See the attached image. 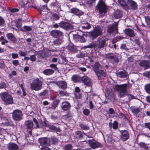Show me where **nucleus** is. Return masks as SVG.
<instances>
[{
  "instance_id": "f257e3e1",
  "label": "nucleus",
  "mask_w": 150,
  "mask_h": 150,
  "mask_svg": "<svg viewBox=\"0 0 150 150\" xmlns=\"http://www.w3.org/2000/svg\"><path fill=\"white\" fill-rule=\"evenodd\" d=\"M127 87V84H117L114 86V89L117 91L119 96L120 98H122L126 95Z\"/></svg>"
},
{
  "instance_id": "f03ea898",
  "label": "nucleus",
  "mask_w": 150,
  "mask_h": 150,
  "mask_svg": "<svg viewBox=\"0 0 150 150\" xmlns=\"http://www.w3.org/2000/svg\"><path fill=\"white\" fill-rule=\"evenodd\" d=\"M43 81L38 78L33 81L30 84V88L31 90L38 91L42 88Z\"/></svg>"
},
{
  "instance_id": "7ed1b4c3",
  "label": "nucleus",
  "mask_w": 150,
  "mask_h": 150,
  "mask_svg": "<svg viewBox=\"0 0 150 150\" xmlns=\"http://www.w3.org/2000/svg\"><path fill=\"white\" fill-rule=\"evenodd\" d=\"M2 100L6 105L12 104L13 103V99L12 96L7 92L0 93Z\"/></svg>"
},
{
  "instance_id": "20e7f679",
  "label": "nucleus",
  "mask_w": 150,
  "mask_h": 150,
  "mask_svg": "<svg viewBox=\"0 0 150 150\" xmlns=\"http://www.w3.org/2000/svg\"><path fill=\"white\" fill-rule=\"evenodd\" d=\"M102 28L100 27L96 28L93 31L89 33V36L94 39L102 34Z\"/></svg>"
},
{
  "instance_id": "39448f33",
  "label": "nucleus",
  "mask_w": 150,
  "mask_h": 150,
  "mask_svg": "<svg viewBox=\"0 0 150 150\" xmlns=\"http://www.w3.org/2000/svg\"><path fill=\"white\" fill-rule=\"evenodd\" d=\"M96 9L99 11L100 13L106 12V6L103 0H99L96 6Z\"/></svg>"
},
{
  "instance_id": "423d86ee",
  "label": "nucleus",
  "mask_w": 150,
  "mask_h": 150,
  "mask_svg": "<svg viewBox=\"0 0 150 150\" xmlns=\"http://www.w3.org/2000/svg\"><path fill=\"white\" fill-rule=\"evenodd\" d=\"M23 113L20 110H14L12 112V117L16 121H19L22 119Z\"/></svg>"
},
{
  "instance_id": "0eeeda50",
  "label": "nucleus",
  "mask_w": 150,
  "mask_h": 150,
  "mask_svg": "<svg viewBox=\"0 0 150 150\" xmlns=\"http://www.w3.org/2000/svg\"><path fill=\"white\" fill-rule=\"evenodd\" d=\"M117 23H116L115 24H112L110 25L107 29L108 33L110 34L117 33Z\"/></svg>"
},
{
  "instance_id": "6e6552de",
  "label": "nucleus",
  "mask_w": 150,
  "mask_h": 150,
  "mask_svg": "<svg viewBox=\"0 0 150 150\" xmlns=\"http://www.w3.org/2000/svg\"><path fill=\"white\" fill-rule=\"evenodd\" d=\"M120 132L121 134V135L120 136V138L122 140L125 141L129 139V134L127 130H120Z\"/></svg>"
},
{
  "instance_id": "1a4fd4ad",
  "label": "nucleus",
  "mask_w": 150,
  "mask_h": 150,
  "mask_svg": "<svg viewBox=\"0 0 150 150\" xmlns=\"http://www.w3.org/2000/svg\"><path fill=\"white\" fill-rule=\"evenodd\" d=\"M88 143L91 147L93 149H96L102 146L101 144L96 142L95 140H88Z\"/></svg>"
},
{
  "instance_id": "9d476101",
  "label": "nucleus",
  "mask_w": 150,
  "mask_h": 150,
  "mask_svg": "<svg viewBox=\"0 0 150 150\" xmlns=\"http://www.w3.org/2000/svg\"><path fill=\"white\" fill-rule=\"evenodd\" d=\"M38 141L41 146H49L50 145V140L48 138H42L39 139Z\"/></svg>"
},
{
  "instance_id": "9b49d317",
  "label": "nucleus",
  "mask_w": 150,
  "mask_h": 150,
  "mask_svg": "<svg viewBox=\"0 0 150 150\" xmlns=\"http://www.w3.org/2000/svg\"><path fill=\"white\" fill-rule=\"evenodd\" d=\"M101 38L100 37L98 38L96 43L95 44H98L97 46L98 48L101 49L104 47L106 45V40L105 39L101 40Z\"/></svg>"
},
{
  "instance_id": "f8f14e48",
  "label": "nucleus",
  "mask_w": 150,
  "mask_h": 150,
  "mask_svg": "<svg viewBox=\"0 0 150 150\" xmlns=\"http://www.w3.org/2000/svg\"><path fill=\"white\" fill-rule=\"evenodd\" d=\"M59 24L60 27L67 30L71 29L72 27V26L71 24L64 21H61L59 23Z\"/></svg>"
},
{
  "instance_id": "ddd939ff",
  "label": "nucleus",
  "mask_w": 150,
  "mask_h": 150,
  "mask_svg": "<svg viewBox=\"0 0 150 150\" xmlns=\"http://www.w3.org/2000/svg\"><path fill=\"white\" fill-rule=\"evenodd\" d=\"M50 34L53 37L57 38H59V37L62 36L63 35V33L62 31L57 30L51 31Z\"/></svg>"
},
{
  "instance_id": "4468645a",
  "label": "nucleus",
  "mask_w": 150,
  "mask_h": 150,
  "mask_svg": "<svg viewBox=\"0 0 150 150\" xmlns=\"http://www.w3.org/2000/svg\"><path fill=\"white\" fill-rule=\"evenodd\" d=\"M105 56L108 59L113 60L115 63H117L119 61L118 57L113 54L108 53L106 54Z\"/></svg>"
},
{
  "instance_id": "2eb2a0df",
  "label": "nucleus",
  "mask_w": 150,
  "mask_h": 150,
  "mask_svg": "<svg viewBox=\"0 0 150 150\" xmlns=\"http://www.w3.org/2000/svg\"><path fill=\"white\" fill-rule=\"evenodd\" d=\"M70 103L67 101L64 102L62 103L61 108L64 111L69 110L71 108Z\"/></svg>"
},
{
  "instance_id": "dca6fc26",
  "label": "nucleus",
  "mask_w": 150,
  "mask_h": 150,
  "mask_svg": "<svg viewBox=\"0 0 150 150\" xmlns=\"http://www.w3.org/2000/svg\"><path fill=\"white\" fill-rule=\"evenodd\" d=\"M139 65L145 69L150 68V62L147 60H142L140 62Z\"/></svg>"
},
{
  "instance_id": "f3484780",
  "label": "nucleus",
  "mask_w": 150,
  "mask_h": 150,
  "mask_svg": "<svg viewBox=\"0 0 150 150\" xmlns=\"http://www.w3.org/2000/svg\"><path fill=\"white\" fill-rule=\"evenodd\" d=\"M56 84L59 88L62 89H66L67 88V84L66 82L63 81H57Z\"/></svg>"
},
{
  "instance_id": "a211bd4d",
  "label": "nucleus",
  "mask_w": 150,
  "mask_h": 150,
  "mask_svg": "<svg viewBox=\"0 0 150 150\" xmlns=\"http://www.w3.org/2000/svg\"><path fill=\"white\" fill-rule=\"evenodd\" d=\"M98 79L99 80L102 79V77H105L106 74L105 71L103 70L100 69L95 72Z\"/></svg>"
},
{
  "instance_id": "6ab92c4d",
  "label": "nucleus",
  "mask_w": 150,
  "mask_h": 150,
  "mask_svg": "<svg viewBox=\"0 0 150 150\" xmlns=\"http://www.w3.org/2000/svg\"><path fill=\"white\" fill-rule=\"evenodd\" d=\"M81 80L87 86H90L91 85V82L90 79L86 76H84L81 77Z\"/></svg>"
},
{
  "instance_id": "aec40b11",
  "label": "nucleus",
  "mask_w": 150,
  "mask_h": 150,
  "mask_svg": "<svg viewBox=\"0 0 150 150\" xmlns=\"http://www.w3.org/2000/svg\"><path fill=\"white\" fill-rule=\"evenodd\" d=\"M125 33L130 37H133L135 35L134 31L129 28L126 29L124 31Z\"/></svg>"
},
{
  "instance_id": "412c9836",
  "label": "nucleus",
  "mask_w": 150,
  "mask_h": 150,
  "mask_svg": "<svg viewBox=\"0 0 150 150\" xmlns=\"http://www.w3.org/2000/svg\"><path fill=\"white\" fill-rule=\"evenodd\" d=\"M7 39L10 41L16 43L17 39L14 35L12 33H8L6 35Z\"/></svg>"
},
{
  "instance_id": "4be33fe9",
  "label": "nucleus",
  "mask_w": 150,
  "mask_h": 150,
  "mask_svg": "<svg viewBox=\"0 0 150 150\" xmlns=\"http://www.w3.org/2000/svg\"><path fill=\"white\" fill-rule=\"evenodd\" d=\"M25 127L28 130H31L33 127V124L32 121H28L25 122Z\"/></svg>"
},
{
  "instance_id": "5701e85b",
  "label": "nucleus",
  "mask_w": 150,
  "mask_h": 150,
  "mask_svg": "<svg viewBox=\"0 0 150 150\" xmlns=\"http://www.w3.org/2000/svg\"><path fill=\"white\" fill-rule=\"evenodd\" d=\"M67 48L69 50L73 52H76L78 51L76 47L71 43L69 44L67 47Z\"/></svg>"
},
{
  "instance_id": "b1692460",
  "label": "nucleus",
  "mask_w": 150,
  "mask_h": 150,
  "mask_svg": "<svg viewBox=\"0 0 150 150\" xmlns=\"http://www.w3.org/2000/svg\"><path fill=\"white\" fill-rule=\"evenodd\" d=\"M7 147L9 150H18V147L15 143H9L7 145Z\"/></svg>"
},
{
  "instance_id": "393cba45",
  "label": "nucleus",
  "mask_w": 150,
  "mask_h": 150,
  "mask_svg": "<svg viewBox=\"0 0 150 150\" xmlns=\"http://www.w3.org/2000/svg\"><path fill=\"white\" fill-rule=\"evenodd\" d=\"M128 5L131 7L133 10H135L137 8V4L134 1L132 0H129L127 1Z\"/></svg>"
},
{
  "instance_id": "a878e982",
  "label": "nucleus",
  "mask_w": 150,
  "mask_h": 150,
  "mask_svg": "<svg viewBox=\"0 0 150 150\" xmlns=\"http://www.w3.org/2000/svg\"><path fill=\"white\" fill-rule=\"evenodd\" d=\"M71 12L72 13L79 16H81L83 14L82 11L75 8L71 9Z\"/></svg>"
},
{
  "instance_id": "bb28decb",
  "label": "nucleus",
  "mask_w": 150,
  "mask_h": 150,
  "mask_svg": "<svg viewBox=\"0 0 150 150\" xmlns=\"http://www.w3.org/2000/svg\"><path fill=\"white\" fill-rule=\"evenodd\" d=\"M122 16V12L118 10L115 11L113 14L114 17L116 19L121 18Z\"/></svg>"
},
{
  "instance_id": "cd10ccee",
  "label": "nucleus",
  "mask_w": 150,
  "mask_h": 150,
  "mask_svg": "<svg viewBox=\"0 0 150 150\" xmlns=\"http://www.w3.org/2000/svg\"><path fill=\"white\" fill-rule=\"evenodd\" d=\"M101 67L98 62H96L92 66V68L95 72L100 69V68Z\"/></svg>"
},
{
  "instance_id": "c85d7f7f",
  "label": "nucleus",
  "mask_w": 150,
  "mask_h": 150,
  "mask_svg": "<svg viewBox=\"0 0 150 150\" xmlns=\"http://www.w3.org/2000/svg\"><path fill=\"white\" fill-rule=\"evenodd\" d=\"M63 40L62 38H58L54 40L53 42V45L59 46L63 42Z\"/></svg>"
},
{
  "instance_id": "c756f323",
  "label": "nucleus",
  "mask_w": 150,
  "mask_h": 150,
  "mask_svg": "<svg viewBox=\"0 0 150 150\" xmlns=\"http://www.w3.org/2000/svg\"><path fill=\"white\" fill-rule=\"evenodd\" d=\"M127 73L124 70L119 71L117 74L118 76L121 78H126L127 76Z\"/></svg>"
},
{
  "instance_id": "7c9ffc66",
  "label": "nucleus",
  "mask_w": 150,
  "mask_h": 150,
  "mask_svg": "<svg viewBox=\"0 0 150 150\" xmlns=\"http://www.w3.org/2000/svg\"><path fill=\"white\" fill-rule=\"evenodd\" d=\"M54 71V70L52 69H48L44 70L43 71V73L47 75H50L53 74Z\"/></svg>"
},
{
  "instance_id": "2f4dec72",
  "label": "nucleus",
  "mask_w": 150,
  "mask_h": 150,
  "mask_svg": "<svg viewBox=\"0 0 150 150\" xmlns=\"http://www.w3.org/2000/svg\"><path fill=\"white\" fill-rule=\"evenodd\" d=\"M81 79V77L78 75H73L72 77V80L75 82H77L80 81Z\"/></svg>"
},
{
  "instance_id": "473e14b6",
  "label": "nucleus",
  "mask_w": 150,
  "mask_h": 150,
  "mask_svg": "<svg viewBox=\"0 0 150 150\" xmlns=\"http://www.w3.org/2000/svg\"><path fill=\"white\" fill-rule=\"evenodd\" d=\"M74 38L77 39L81 42H86V40L83 36H80L78 35H75L74 36Z\"/></svg>"
},
{
  "instance_id": "72a5a7b5",
  "label": "nucleus",
  "mask_w": 150,
  "mask_h": 150,
  "mask_svg": "<svg viewBox=\"0 0 150 150\" xmlns=\"http://www.w3.org/2000/svg\"><path fill=\"white\" fill-rule=\"evenodd\" d=\"M149 145V144H147L143 142H141L139 144L140 147L144 149L145 150H148V148L149 147V146H148Z\"/></svg>"
},
{
  "instance_id": "f704fd0d",
  "label": "nucleus",
  "mask_w": 150,
  "mask_h": 150,
  "mask_svg": "<svg viewBox=\"0 0 150 150\" xmlns=\"http://www.w3.org/2000/svg\"><path fill=\"white\" fill-rule=\"evenodd\" d=\"M76 138H81L83 137V135H85V133H83L80 131H78L75 133Z\"/></svg>"
},
{
  "instance_id": "c9c22d12",
  "label": "nucleus",
  "mask_w": 150,
  "mask_h": 150,
  "mask_svg": "<svg viewBox=\"0 0 150 150\" xmlns=\"http://www.w3.org/2000/svg\"><path fill=\"white\" fill-rule=\"evenodd\" d=\"M97 45L98 44H95L94 42H93L91 43V44L89 45L83 47L84 49H85L87 48H95L97 47Z\"/></svg>"
},
{
  "instance_id": "e433bc0d",
  "label": "nucleus",
  "mask_w": 150,
  "mask_h": 150,
  "mask_svg": "<svg viewBox=\"0 0 150 150\" xmlns=\"http://www.w3.org/2000/svg\"><path fill=\"white\" fill-rule=\"evenodd\" d=\"M47 127H48L50 129L55 130L57 132H59L61 131V130L60 128L58 127H56L54 126L48 125Z\"/></svg>"
},
{
  "instance_id": "4c0bfd02",
  "label": "nucleus",
  "mask_w": 150,
  "mask_h": 150,
  "mask_svg": "<svg viewBox=\"0 0 150 150\" xmlns=\"http://www.w3.org/2000/svg\"><path fill=\"white\" fill-rule=\"evenodd\" d=\"M118 1L123 8L125 9L127 8V5L124 1L123 0H118Z\"/></svg>"
},
{
  "instance_id": "58836bf2",
  "label": "nucleus",
  "mask_w": 150,
  "mask_h": 150,
  "mask_svg": "<svg viewBox=\"0 0 150 150\" xmlns=\"http://www.w3.org/2000/svg\"><path fill=\"white\" fill-rule=\"evenodd\" d=\"M21 18H19L16 20L15 21V25L18 28H21V26L22 23L21 22Z\"/></svg>"
},
{
  "instance_id": "ea45409f",
  "label": "nucleus",
  "mask_w": 150,
  "mask_h": 150,
  "mask_svg": "<svg viewBox=\"0 0 150 150\" xmlns=\"http://www.w3.org/2000/svg\"><path fill=\"white\" fill-rule=\"evenodd\" d=\"M81 27L83 29L88 30L90 29L91 26L89 23L87 22L84 23Z\"/></svg>"
},
{
  "instance_id": "a19ab883",
  "label": "nucleus",
  "mask_w": 150,
  "mask_h": 150,
  "mask_svg": "<svg viewBox=\"0 0 150 150\" xmlns=\"http://www.w3.org/2000/svg\"><path fill=\"white\" fill-rule=\"evenodd\" d=\"M144 89L146 92L150 95V84L148 83L144 86Z\"/></svg>"
},
{
  "instance_id": "79ce46f5",
  "label": "nucleus",
  "mask_w": 150,
  "mask_h": 150,
  "mask_svg": "<svg viewBox=\"0 0 150 150\" xmlns=\"http://www.w3.org/2000/svg\"><path fill=\"white\" fill-rule=\"evenodd\" d=\"M132 111L134 115H136L139 112L140 110L139 108H133L132 109Z\"/></svg>"
},
{
  "instance_id": "37998d69",
  "label": "nucleus",
  "mask_w": 150,
  "mask_h": 150,
  "mask_svg": "<svg viewBox=\"0 0 150 150\" xmlns=\"http://www.w3.org/2000/svg\"><path fill=\"white\" fill-rule=\"evenodd\" d=\"M60 100H56L54 101L52 104V107L53 108H55L57 106L59 103Z\"/></svg>"
},
{
  "instance_id": "c03bdc74",
  "label": "nucleus",
  "mask_w": 150,
  "mask_h": 150,
  "mask_svg": "<svg viewBox=\"0 0 150 150\" xmlns=\"http://www.w3.org/2000/svg\"><path fill=\"white\" fill-rule=\"evenodd\" d=\"M51 142L54 144H57L59 142L58 140L54 137H52L51 138Z\"/></svg>"
},
{
  "instance_id": "a18cd8bd",
  "label": "nucleus",
  "mask_w": 150,
  "mask_h": 150,
  "mask_svg": "<svg viewBox=\"0 0 150 150\" xmlns=\"http://www.w3.org/2000/svg\"><path fill=\"white\" fill-rule=\"evenodd\" d=\"M65 150H71L72 149V146L70 144L66 145L64 147Z\"/></svg>"
},
{
  "instance_id": "49530a36",
  "label": "nucleus",
  "mask_w": 150,
  "mask_h": 150,
  "mask_svg": "<svg viewBox=\"0 0 150 150\" xmlns=\"http://www.w3.org/2000/svg\"><path fill=\"white\" fill-rule=\"evenodd\" d=\"M80 126L81 129L85 130H88L89 129L88 126L82 124H80Z\"/></svg>"
},
{
  "instance_id": "de8ad7c7",
  "label": "nucleus",
  "mask_w": 150,
  "mask_h": 150,
  "mask_svg": "<svg viewBox=\"0 0 150 150\" xmlns=\"http://www.w3.org/2000/svg\"><path fill=\"white\" fill-rule=\"evenodd\" d=\"M23 29H23L22 30L23 31H30L32 30V28L29 26H25L23 27Z\"/></svg>"
},
{
  "instance_id": "09e8293b",
  "label": "nucleus",
  "mask_w": 150,
  "mask_h": 150,
  "mask_svg": "<svg viewBox=\"0 0 150 150\" xmlns=\"http://www.w3.org/2000/svg\"><path fill=\"white\" fill-rule=\"evenodd\" d=\"M60 57L63 60L62 62H61L60 61V60L59 59H58L59 60V64H62L64 63L63 61H64L65 62H67V60L66 59V58L65 57L62 56H61Z\"/></svg>"
},
{
  "instance_id": "8fccbe9b",
  "label": "nucleus",
  "mask_w": 150,
  "mask_h": 150,
  "mask_svg": "<svg viewBox=\"0 0 150 150\" xmlns=\"http://www.w3.org/2000/svg\"><path fill=\"white\" fill-rule=\"evenodd\" d=\"M107 141L108 142H111L112 141V136L111 134L107 135Z\"/></svg>"
},
{
  "instance_id": "3c124183",
  "label": "nucleus",
  "mask_w": 150,
  "mask_h": 150,
  "mask_svg": "<svg viewBox=\"0 0 150 150\" xmlns=\"http://www.w3.org/2000/svg\"><path fill=\"white\" fill-rule=\"evenodd\" d=\"M19 54L21 56L24 57L27 54V51L23 52L21 50H20L18 52Z\"/></svg>"
},
{
  "instance_id": "603ef678",
  "label": "nucleus",
  "mask_w": 150,
  "mask_h": 150,
  "mask_svg": "<svg viewBox=\"0 0 150 150\" xmlns=\"http://www.w3.org/2000/svg\"><path fill=\"white\" fill-rule=\"evenodd\" d=\"M90 112V111L88 109L86 108L83 110V113L86 116L88 115L89 114Z\"/></svg>"
},
{
  "instance_id": "864d4df0",
  "label": "nucleus",
  "mask_w": 150,
  "mask_h": 150,
  "mask_svg": "<svg viewBox=\"0 0 150 150\" xmlns=\"http://www.w3.org/2000/svg\"><path fill=\"white\" fill-rule=\"evenodd\" d=\"M5 24V21L3 18L0 16V26H3Z\"/></svg>"
},
{
  "instance_id": "5fc2aeb1",
  "label": "nucleus",
  "mask_w": 150,
  "mask_h": 150,
  "mask_svg": "<svg viewBox=\"0 0 150 150\" xmlns=\"http://www.w3.org/2000/svg\"><path fill=\"white\" fill-rule=\"evenodd\" d=\"M47 91L46 90H44L42 92H41L39 94L40 96H47Z\"/></svg>"
},
{
  "instance_id": "6e6d98bb",
  "label": "nucleus",
  "mask_w": 150,
  "mask_h": 150,
  "mask_svg": "<svg viewBox=\"0 0 150 150\" xmlns=\"http://www.w3.org/2000/svg\"><path fill=\"white\" fill-rule=\"evenodd\" d=\"M59 17L56 14H54L52 16L51 18L53 20H57L59 19Z\"/></svg>"
},
{
  "instance_id": "4d7b16f0",
  "label": "nucleus",
  "mask_w": 150,
  "mask_h": 150,
  "mask_svg": "<svg viewBox=\"0 0 150 150\" xmlns=\"http://www.w3.org/2000/svg\"><path fill=\"white\" fill-rule=\"evenodd\" d=\"M37 55L39 58H44L45 57V54L43 52L38 53Z\"/></svg>"
},
{
  "instance_id": "13d9d810",
  "label": "nucleus",
  "mask_w": 150,
  "mask_h": 150,
  "mask_svg": "<svg viewBox=\"0 0 150 150\" xmlns=\"http://www.w3.org/2000/svg\"><path fill=\"white\" fill-rule=\"evenodd\" d=\"M50 67L53 69L54 70L57 71L58 70V68L57 67V65L55 64H51L50 65Z\"/></svg>"
},
{
  "instance_id": "bf43d9fd",
  "label": "nucleus",
  "mask_w": 150,
  "mask_h": 150,
  "mask_svg": "<svg viewBox=\"0 0 150 150\" xmlns=\"http://www.w3.org/2000/svg\"><path fill=\"white\" fill-rule=\"evenodd\" d=\"M6 84L3 82L0 83V89L4 88L6 87Z\"/></svg>"
},
{
  "instance_id": "052dcab7",
  "label": "nucleus",
  "mask_w": 150,
  "mask_h": 150,
  "mask_svg": "<svg viewBox=\"0 0 150 150\" xmlns=\"http://www.w3.org/2000/svg\"><path fill=\"white\" fill-rule=\"evenodd\" d=\"M120 48L123 49L126 51H128L129 50L128 48L127 47L125 44H122L120 46Z\"/></svg>"
},
{
  "instance_id": "680f3d73",
  "label": "nucleus",
  "mask_w": 150,
  "mask_h": 150,
  "mask_svg": "<svg viewBox=\"0 0 150 150\" xmlns=\"http://www.w3.org/2000/svg\"><path fill=\"white\" fill-rule=\"evenodd\" d=\"M30 60L32 62H35L36 60V57L35 54L31 55L30 57Z\"/></svg>"
},
{
  "instance_id": "e2e57ef3",
  "label": "nucleus",
  "mask_w": 150,
  "mask_h": 150,
  "mask_svg": "<svg viewBox=\"0 0 150 150\" xmlns=\"http://www.w3.org/2000/svg\"><path fill=\"white\" fill-rule=\"evenodd\" d=\"M59 94L61 96H67V95L68 93H66V92L63 91H58Z\"/></svg>"
},
{
  "instance_id": "0e129e2a",
  "label": "nucleus",
  "mask_w": 150,
  "mask_h": 150,
  "mask_svg": "<svg viewBox=\"0 0 150 150\" xmlns=\"http://www.w3.org/2000/svg\"><path fill=\"white\" fill-rule=\"evenodd\" d=\"M143 74L144 76L150 79V71L144 72Z\"/></svg>"
},
{
  "instance_id": "69168bd1",
  "label": "nucleus",
  "mask_w": 150,
  "mask_h": 150,
  "mask_svg": "<svg viewBox=\"0 0 150 150\" xmlns=\"http://www.w3.org/2000/svg\"><path fill=\"white\" fill-rule=\"evenodd\" d=\"M118 123L117 122L115 121L113 124V128L114 129H116L118 127Z\"/></svg>"
},
{
  "instance_id": "338daca9",
  "label": "nucleus",
  "mask_w": 150,
  "mask_h": 150,
  "mask_svg": "<svg viewBox=\"0 0 150 150\" xmlns=\"http://www.w3.org/2000/svg\"><path fill=\"white\" fill-rule=\"evenodd\" d=\"M141 135L143 136V137L144 136L145 137H147L148 138H149L150 139V132L147 134L146 133H142Z\"/></svg>"
},
{
  "instance_id": "774afa93",
  "label": "nucleus",
  "mask_w": 150,
  "mask_h": 150,
  "mask_svg": "<svg viewBox=\"0 0 150 150\" xmlns=\"http://www.w3.org/2000/svg\"><path fill=\"white\" fill-rule=\"evenodd\" d=\"M145 127L150 130V122L145 123L144 124Z\"/></svg>"
}]
</instances>
